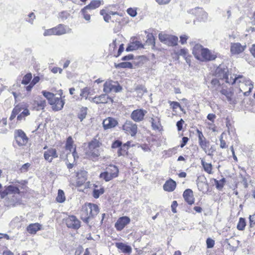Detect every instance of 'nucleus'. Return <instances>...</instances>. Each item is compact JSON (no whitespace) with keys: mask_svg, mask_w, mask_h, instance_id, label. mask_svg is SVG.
Wrapping results in <instances>:
<instances>
[{"mask_svg":"<svg viewBox=\"0 0 255 255\" xmlns=\"http://www.w3.org/2000/svg\"><path fill=\"white\" fill-rule=\"evenodd\" d=\"M215 74L217 77L224 80L226 83L230 85L236 84L239 79L243 78V76L241 75L232 74L229 71L228 67L224 64L219 65L216 68Z\"/></svg>","mask_w":255,"mask_h":255,"instance_id":"f257e3e1","label":"nucleus"},{"mask_svg":"<svg viewBox=\"0 0 255 255\" xmlns=\"http://www.w3.org/2000/svg\"><path fill=\"white\" fill-rule=\"evenodd\" d=\"M99 211V209L97 205L88 203L82 209L81 219L84 223L88 224L91 219L98 214Z\"/></svg>","mask_w":255,"mask_h":255,"instance_id":"f03ea898","label":"nucleus"},{"mask_svg":"<svg viewBox=\"0 0 255 255\" xmlns=\"http://www.w3.org/2000/svg\"><path fill=\"white\" fill-rule=\"evenodd\" d=\"M119 168L115 165L111 164L106 167L104 172H101L99 177L108 182L117 177L119 175Z\"/></svg>","mask_w":255,"mask_h":255,"instance_id":"7ed1b4c3","label":"nucleus"},{"mask_svg":"<svg viewBox=\"0 0 255 255\" xmlns=\"http://www.w3.org/2000/svg\"><path fill=\"white\" fill-rule=\"evenodd\" d=\"M123 88L117 81L109 80L104 83L103 91L106 94L111 92L119 93L122 91Z\"/></svg>","mask_w":255,"mask_h":255,"instance_id":"20e7f679","label":"nucleus"},{"mask_svg":"<svg viewBox=\"0 0 255 255\" xmlns=\"http://www.w3.org/2000/svg\"><path fill=\"white\" fill-rule=\"evenodd\" d=\"M158 38L161 42L168 46H174L177 45L178 38L176 36L160 33L158 34Z\"/></svg>","mask_w":255,"mask_h":255,"instance_id":"39448f33","label":"nucleus"},{"mask_svg":"<svg viewBox=\"0 0 255 255\" xmlns=\"http://www.w3.org/2000/svg\"><path fill=\"white\" fill-rule=\"evenodd\" d=\"M122 128L127 134L131 136H135L137 132V125L131 121L127 120L123 125Z\"/></svg>","mask_w":255,"mask_h":255,"instance_id":"423d86ee","label":"nucleus"},{"mask_svg":"<svg viewBox=\"0 0 255 255\" xmlns=\"http://www.w3.org/2000/svg\"><path fill=\"white\" fill-rule=\"evenodd\" d=\"M14 138L16 142L19 146L25 145L28 140V138L26 134L21 129H18L15 131Z\"/></svg>","mask_w":255,"mask_h":255,"instance_id":"0eeeda50","label":"nucleus"},{"mask_svg":"<svg viewBox=\"0 0 255 255\" xmlns=\"http://www.w3.org/2000/svg\"><path fill=\"white\" fill-rule=\"evenodd\" d=\"M147 111L143 109L133 110L130 114V118L135 122L139 123L144 120Z\"/></svg>","mask_w":255,"mask_h":255,"instance_id":"6e6552de","label":"nucleus"},{"mask_svg":"<svg viewBox=\"0 0 255 255\" xmlns=\"http://www.w3.org/2000/svg\"><path fill=\"white\" fill-rule=\"evenodd\" d=\"M65 223L68 228L74 230L78 229L80 226V221L76 218V216L72 215L69 216L65 219Z\"/></svg>","mask_w":255,"mask_h":255,"instance_id":"1a4fd4ad","label":"nucleus"},{"mask_svg":"<svg viewBox=\"0 0 255 255\" xmlns=\"http://www.w3.org/2000/svg\"><path fill=\"white\" fill-rule=\"evenodd\" d=\"M20 193V190L18 187L10 185L4 187V189L3 191H0V196L1 198H4L6 196L11 194H18Z\"/></svg>","mask_w":255,"mask_h":255,"instance_id":"9d476101","label":"nucleus"},{"mask_svg":"<svg viewBox=\"0 0 255 255\" xmlns=\"http://www.w3.org/2000/svg\"><path fill=\"white\" fill-rule=\"evenodd\" d=\"M130 219L128 217L123 216L119 218L115 224L117 231H122L128 224L130 223Z\"/></svg>","mask_w":255,"mask_h":255,"instance_id":"9b49d317","label":"nucleus"},{"mask_svg":"<svg viewBox=\"0 0 255 255\" xmlns=\"http://www.w3.org/2000/svg\"><path fill=\"white\" fill-rule=\"evenodd\" d=\"M196 131L198 133L199 144L203 150L207 153V148L209 147L210 142L206 139L201 130L197 129Z\"/></svg>","mask_w":255,"mask_h":255,"instance_id":"f8f14e48","label":"nucleus"},{"mask_svg":"<svg viewBox=\"0 0 255 255\" xmlns=\"http://www.w3.org/2000/svg\"><path fill=\"white\" fill-rule=\"evenodd\" d=\"M217 55L212 53L209 49L205 48L202 52L200 60L202 61H210L215 60Z\"/></svg>","mask_w":255,"mask_h":255,"instance_id":"ddd939ff","label":"nucleus"},{"mask_svg":"<svg viewBox=\"0 0 255 255\" xmlns=\"http://www.w3.org/2000/svg\"><path fill=\"white\" fill-rule=\"evenodd\" d=\"M246 45H242L240 43H232L230 51L232 54L236 55L242 53L246 49Z\"/></svg>","mask_w":255,"mask_h":255,"instance_id":"4468645a","label":"nucleus"},{"mask_svg":"<svg viewBox=\"0 0 255 255\" xmlns=\"http://www.w3.org/2000/svg\"><path fill=\"white\" fill-rule=\"evenodd\" d=\"M43 156L45 160L49 162H51L53 158L58 156L56 149L53 148H50L44 151Z\"/></svg>","mask_w":255,"mask_h":255,"instance_id":"2eb2a0df","label":"nucleus"},{"mask_svg":"<svg viewBox=\"0 0 255 255\" xmlns=\"http://www.w3.org/2000/svg\"><path fill=\"white\" fill-rule=\"evenodd\" d=\"M65 102L61 98L55 97L53 100L51 102L50 105L52 106L54 111H58L61 110L64 105Z\"/></svg>","mask_w":255,"mask_h":255,"instance_id":"dca6fc26","label":"nucleus"},{"mask_svg":"<svg viewBox=\"0 0 255 255\" xmlns=\"http://www.w3.org/2000/svg\"><path fill=\"white\" fill-rule=\"evenodd\" d=\"M77 186L80 187L84 184L87 179V172L85 170H81L77 173Z\"/></svg>","mask_w":255,"mask_h":255,"instance_id":"f3484780","label":"nucleus"},{"mask_svg":"<svg viewBox=\"0 0 255 255\" xmlns=\"http://www.w3.org/2000/svg\"><path fill=\"white\" fill-rule=\"evenodd\" d=\"M240 83H241L242 84H245V85L248 86L249 87V90L247 92H244V96H249L254 88L253 82L249 79H246L243 77V78L239 79L236 82V84H238Z\"/></svg>","mask_w":255,"mask_h":255,"instance_id":"a211bd4d","label":"nucleus"},{"mask_svg":"<svg viewBox=\"0 0 255 255\" xmlns=\"http://www.w3.org/2000/svg\"><path fill=\"white\" fill-rule=\"evenodd\" d=\"M118 121L111 117H109L104 120L103 122V127L105 129L114 128L118 125Z\"/></svg>","mask_w":255,"mask_h":255,"instance_id":"6ab92c4d","label":"nucleus"},{"mask_svg":"<svg viewBox=\"0 0 255 255\" xmlns=\"http://www.w3.org/2000/svg\"><path fill=\"white\" fill-rule=\"evenodd\" d=\"M183 197L185 201L189 205H192L194 203V198L191 189H186L183 192Z\"/></svg>","mask_w":255,"mask_h":255,"instance_id":"aec40b11","label":"nucleus"},{"mask_svg":"<svg viewBox=\"0 0 255 255\" xmlns=\"http://www.w3.org/2000/svg\"><path fill=\"white\" fill-rule=\"evenodd\" d=\"M109 99L112 102H113V100L112 98L108 96L106 93L101 95L99 96H96L93 98V102L96 104L100 103H107V100Z\"/></svg>","mask_w":255,"mask_h":255,"instance_id":"412c9836","label":"nucleus"},{"mask_svg":"<svg viewBox=\"0 0 255 255\" xmlns=\"http://www.w3.org/2000/svg\"><path fill=\"white\" fill-rule=\"evenodd\" d=\"M176 187V183L172 179L167 180L163 186V189L168 192H172Z\"/></svg>","mask_w":255,"mask_h":255,"instance_id":"4be33fe9","label":"nucleus"},{"mask_svg":"<svg viewBox=\"0 0 255 255\" xmlns=\"http://www.w3.org/2000/svg\"><path fill=\"white\" fill-rule=\"evenodd\" d=\"M149 122L151 124V127L153 130L160 131L162 128L160 123V119L158 117L151 118Z\"/></svg>","mask_w":255,"mask_h":255,"instance_id":"5701e85b","label":"nucleus"},{"mask_svg":"<svg viewBox=\"0 0 255 255\" xmlns=\"http://www.w3.org/2000/svg\"><path fill=\"white\" fill-rule=\"evenodd\" d=\"M116 247L120 250L122 253L125 254H130L132 252L131 247L123 243L119 242L116 243Z\"/></svg>","mask_w":255,"mask_h":255,"instance_id":"b1692460","label":"nucleus"},{"mask_svg":"<svg viewBox=\"0 0 255 255\" xmlns=\"http://www.w3.org/2000/svg\"><path fill=\"white\" fill-rule=\"evenodd\" d=\"M143 48V45L139 41H135L129 43L126 48V51H132Z\"/></svg>","mask_w":255,"mask_h":255,"instance_id":"393cba45","label":"nucleus"},{"mask_svg":"<svg viewBox=\"0 0 255 255\" xmlns=\"http://www.w3.org/2000/svg\"><path fill=\"white\" fill-rule=\"evenodd\" d=\"M204 48H203L201 45L199 44L195 45L193 47L192 49V53L197 59H200L202 52Z\"/></svg>","mask_w":255,"mask_h":255,"instance_id":"a878e982","label":"nucleus"},{"mask_svg":"<svg viewBox=\"0 0 255 255\" xmlns=\"http://www.w3.org/2000/svg\"><path fill=\"white\" fill-rule=\"evenodd\" d=\"M130 143V141H128L127 143L122 145L118 151V154L119 156H125L128 154Z\"/></svg>","mask_w":255,"mask_h":255,"instance_id":"bb28decb","label":"nucleus"},{"mask_svg":"<svg viewBox=\"0 0 255 255\" xmlns=\"http://www.w3.org/2000/svg\"><path fill=\"white\" fill-rule=\"evenodd\" d=\"M220 92L222 95H224L226 97L227 100L231 104H236L237 103V101L232 98L233 93L231 91H228L226 89H222Z\"/></svg>","mask_w":255,"mask_h":255,"instance_id":"cd10ccee","label":"nucleus"},{"mask_svg":"<svg viewBox=\"0 0 255 255\" xmlns=\"http://www.w3.org/2000/svg\"><path fill=\"white\" fill-rule=\"evenodd\" d=\"M66 27V26L62 24H59L57 26L53 27L55 35H61L65 34L67 32Z\"/></svg>","mask_w":255,"mask_h":255,"instance_id":"c85d7f7f","label":"nucleus"},{"mask_svg":"<svg viewBox=\"0 0 255 255\" xmlns=\"http://www.w3.org/2000/svg\"><path fill=\"white\" fill-rule=\"evenodd\" d=\"M41 227V225L39 223L31 224L27 227V231L31 234H35Z\"/></svg>","mask_w":255,"mask_h":255,"instance_id":"c756f323","label":"nucleus"},{"mask_svg":"<svg viewBox=\"0 0 255 255\" xmlns=\"http://www.w3.org/2000/svg\"><path fill=\"white\" fill-rule=\"evenodd\" d=\"M23 217L21 216L14 217L10 222L9 226L11 228H15L20 226V223L22 221Z\"/></svg>","mask_w":255,"mask_h":255,"instance_id":"7c9ffc66","label":"nucleus"},{"mask_svg":"<svg viewBox=\"0 0 255 255\" xmlns=\"http://www.w3.org/2000/svg\"><path fill=\"white\" fill-rule=\"evenodd\" d=\"M18 203V200L17 197L14 195H12L8 197L6 201V205L9 207H14L17 205Z\"/></svg>","mask_w":255,"mask_h":255,"instance_id":"2f4dec72","label":"nucleus"},{"mask_svg":"<svg viewBox=\"0 0 255 255\" xmlns=\"http://www.w3.org/2000/svg\"><path fill=\"white\" fill-rule=\"evenodd\" d=\"M88 108L87 107H82L80 109V111L77 114V117L81 122L85 119L87 115Z\"/></svg>","mask_w":255,"mask_h":255,"instance_id":"473e14b6","label":"nucleus"},{"mask_svg":"<svg viewBox=\"0 0 255 255\" xmlns=\"http://www.w3.org/2000/svg\"><path fill=\"white\" fill-rule=\"evenodd\" d=\"M102 1L99 0H92L91 2L85 7L88 9H94L99 7L101 4Z\"/></svg>","mask_w":255,"mask_h":255,"instance_id":"72a5a7b5","label":"nucleus"},{"mask_svg":"<svg viewBox=\"0 0 255 255\" xmlns=\"http://www.w3.org/2000/svg\"><path fill=\"white\" fill-rule=\"evenodd\" d=\"M192 13H194L196 15L197 14H201V19L202 20H205L207 18L208 14L207 12L203 11L202 8L199 7H196L194 9H192Z\"/></svg>","mask_w":255,"mask_h":255,"instance_id":"f704fd0d","label":"nucleus"},{"mask_svg":"<svg viewBox=\"0 0 255 255\" xmlns=\"http://www.w3.org/2000/svg\"><path fill=\"white\" fill-rule=\"evenodd\" d=\"M115 67L116 68H133L132 64L129 62H123L118 64L115 63Z\"/></svg>","mask_w":255,"mask_h":255,"instance_id":"c9c22d12","label":"nucleus"},{"mask_svg":"<svg viewBox=\"0 0 255 255\" xmlns=\"http://www.w3.org/2000/svg\"><path fill=\"white\" fill-rule=\"evenodd\" d=\"M88 155L90 159L93 161L96 160L100 155V152L98 149H91Z\"/></svg>","mask_w":255,"mask_h":255,"instance_id":"e433bc0d","label":"nucleus"},{"mask_svg":"<svg viewBox=\"0 0 255 255\" xmlns=\"http://www.w3.org/2000/svg\"><path fill=\"white\" fill-rule=\"evenodd\" d=\"M201 163L205 171L209 174H211L212 170V165L211 163H207L203 159L201 160Z\"/></svg>","mask_w":255,"mask_h":255,"instance_id":"4c0bfd02","label":"nucleus"},{"mask_svg":"<svg viewBox=\"0 0 255 255\" xmlns=\"http://www.w3.org/2000/svg\"><path fill=\"white\" fill-rule=\"evenodd\" d=\"M56 201L58 203H63L65 201V196L64 191L61 189L58 191V195L56 197Z\"/></svg>","mask_w":255,"mask_h":255,"instance_id":"58836bf2","label":"nucleus"},{"mask_svg":"<svg viewBox=\"0 0 255 255\" xmlns=\"http://www.w3.org/2000/svg\"><path fill=\"white\" fill-rule=\"evenodd\" d=\"M226 179L225 178H223L220 180L215 179L216 187L219 190H221L223 188Z\"/></svg>","mask_w":255,"mask_h":255,"instance_id":"ea45409f","label":"nucleus"},{"mask_svg":"<svg viewBox=\"0 0 255 255\" xmlns=\"http://www.w3.org/2000/svg\"><path fill=\"white\" fill-rule=\"evenodd\" d=\"M43 95L48 100L49 104H50L51 102L55 98V95L51 92L43 91L42 92Z\"/></svg>","mask_w":255,"mask_h":255,"instance_id":"a19ab883","label":"nucleus"},{"mask_svg":"<svg viewBox=\"0 0 255 255\" xmlns=\"http://www.w3.org/2000/svg\"><path fill=\"white\" fill-rule=\"evenodd\" d=\"M246 226V220L244 218H240L237 228L240 231H243Z\"/></svg>","mask_w":255,"mask_h":255,"instance_id":"79ce46f5","label":"nucleus"},{"mask_svg":"<svg viewBox=\"0 0 255 255\" xmlns=\"http://www.w3.org/2000/svg\"><path fill=\"white\" fill-rule=\"evenodd\" d=\"M73 140L71 136H69L66 140L65 149L69 150V152L72 151L73 148Z\"/></svg>","mask_w":255,"mask_h":255,"instance_id":"37998d69","label":"nucleus"},{"mask_svg":"<svg viewBox=\"0 0 255 255\" xmlns=\"http://www.w3.org/2000/svg\"><path fill=\"white\" fill-rule=\"evenodd\" d=\"M177 147H174L172 148H169L168 150H165L163 151L164 153V155H166L167 157H171L173 154H175L177 152Z\"/></svg>","mask_w":255,"mask_h":255,"instance_id":"c03bdc74","label":"nucleus"},{"mask_svg":"<svg viewBox=\"0 0 255 255\" xmlns=\"http://www.w3.org/2000/svg\"><path fill=\"white\" fill-rule=\"evenodd\" d=\"M147 40L146 43L149 45H152L153 46H155V38L154 36L151 33H148L147 35Z\"/></svg>","mask_w":255,"mask_h":255,"instance_id":"a18cd8bd","label":"nucleus"},{"mask_svg":"<svg viewBox=\"0 0 255 255\" xmlns=\"http://www.w3.org/2000/svg\"><path fill=\"white\" fill-rule=\"evenodd\" d=\"M104 192L105 190L103 187H101L99 189H94L93 191V196L95 199H98L101 195L104 193Z\"/></svg>","mask_w":255,"mask_h":255,"instance_id":"49530a36","label":"nucleus"},{"mask_svg":"<svg viewBox=\"0 0 255 255\" xmlns=\"http://www.w3.org/2000/svg\"><path fill=\"white\" fill-rule=\"evenodd\" d=\"M89 146L90 149H97V147H99L100 146V142L97 139H94L89 142Z\"/></svg>","mask_w":255,"mask_h":255,"instance_id":"de8ad7c7","label":"nucleus"},{"mask_svg":"<svg viewBox=\"0 0 255 255\" xmlns=\"http://www.w3.org/2000/svg\"><path fill=\"white\" fill-rule=\"evenodd\" d=\"M135 91L138 94H140L141 95H142L144 93L147 92L146 88L142 85H137L135 88Z\"/></svg>","mask_w":255,"mask_h":255,"instance_id":"09e8293b","label":"nucleus"},{"mask_svg":"<svg viewBox=\"0 0 255 255\" xmlns=\"http://www.w3.org/2000/svg\"><path fill=\"white\" fill-rule=\"evenodd\" d=\"M30 114L29 110L25 108L23 111L17 116V119L18 121H21L25 117L28 116Z\"/></svg>","mask_w":255,"mask_h":255,"instance_id":"8fccbe9b","label":"nucleus"},{"mask_svg":"<svg viewBox=\"0 0 255 255\" xmlns=\"http://www.w3.org/2000/svg\"><path fill=\"white\" fill-rule=\"evenodd\" d=\"M32 79V74L30 73L26 74L23 77L21 83L23 85H27Z\"/></svg>","mask_w":255,"mask_h":255,"instance_id":"3c124183","label":"nucleus"},{"mask_svg":"<svg viewBox=\"0 0 255 255\" xmlns=\"http://www.w3.org/2000/svg\"><path fill=\"white\" fill-rule=\"evenodd\" d=\"M88 10H89V9L88 8H86V7L85 6L84 8H83L81 9V12L82 14H83V17L85 18V19L87 21H90V18H91V16H90V14L89 13H88V12L87 11Z\"/></svg>","mask_w":255,"mask_h":255,"instance_id":"603ef678","label":"nucleus"},{"mask_svg":"<svg viewBox=\"0 0 255 255\" xmlns=\"http://www.w3.org/2000/svg\"><path fill=\"white\" fill-rule=\"evenodd\" d=\"M90 93V90L88 87H85L81 90L80 96L85 98L86 99H87L88 96Z\"/></svg>","mask_w":255,"mask_h":255,"instance_id":"864d4df0","label":"nucleus"},{"mask_svg":"<svg viewBox=\"0 0 255 255\" xmlns=\"http://www.w3.org/2000/svg\"><path fill=\"white\" fill-rule=\"evenodd\" d=\"M25 108L23 104H19L13 108L12 111L14 113H15L18 115L22 110H23Z\"/></svg>","mask_w":255,"mask_h":255,"instance_id":"5fc2aeb1","label":"nucleus"},{"mask_svg":"<svg viewBox=\"0 0 255 255\" xmlns=\"http://www.w3.org/2000/svg\"><path fill=\"white\" fill-rule=\"evenodd\" d=\"M70 16V13L67 11H63L59 13V17L64 20L67 19Z\"/></svg>","mask_w":255,"mask_h":255,"instance_id":"6e6d98bb","label":"nucleus"},{"mask_svg":"<svg viewBox=\"0 0 255 255\" xmlns=\"http://www.w3.org/2000/svg\"><path fill=\"white\" fill-rule=\"evenodd\" d=\"M28 18H26V21L31 24H32L33 23L34 19H35V14L31 12L28 14Z\"/></svg>","mask_w":255,"mask_h":255,"instance_id":"4d7b16f0","label":"nucleus"},{"mask_svg":"<svg viewBox=\"0 0 255 255\" xmlns=\"http://www.w3.org/2000/svg\"><path fill=\"white\" fill-rule=\"evenodd\" d=\"M46 106L45 100H40L37 102V110H42Z\"/></svg>","mask_w":255,"mask_h":255,"instance_id":"13d9d810","label":"nucleus"},{"mask_svg":"<svg viewBox=\"0 0 255 255\" xmlns=\"http://www.w3.org/2000/svg\"><path fill=\"white\" fill-rule=\"evenodd\" d=\"M211 83L213 86V88H215L216 89L218 88L221 85V83L219 80L217 78H213L212 80Z\"/></svg>","mask_w":255,"mask_h":255,"instance_id":"bf43d9fd","label":"nucleus"},{"mask_svg":"<svg viewBox=\"0 0 255 255\" xmlns=\"http://www.w3.org/2000/svg\"><path fill=\"white\" fill-rule=\"evenodd\" d=\"M122 145V142L119 140H115L112 144V148H119V149L121 147V146Z\"/></svg>","mask_w":255,"mask_h":255,"instance_id":"052dcab7","label":"nucleus"},{"mask_svg":"<svg viewBox=\"0 0 255 255\" xmlns=\"http://www.w3.org/2000/svg\"><path fill=\"white\" fill-rule=\"evenodd\" d=\"M206 245L207 248H212L214 246L215 241L211 238H208L206 240Z\"/></svg>","mask_w":255,"mask_h":255,"instance_id":"680f3d73","label":"nucleus"},{"mask_svg":"<svg viewBox=\"0 0 255 255\" xmlns=\"http://www.w3.org/2000/svg\"><path fill=\"white\" fill-rule=\"evenodd\" d=\"M170 105L171 106V108L173 111H175L176 109L178 108V107H180V104L177 102H171L169 101Z\"/></svg>","mask_w":255,"mask_h":255,"instance_id":"e2e57ef3","label":"nucleus"},{"mask_svg":"<svg viewBox=\"0 0 255 255\" xmlns=\"http://www.w3.org/2000/svg\"><path fill=\"white\" fill-rule=\"evenodd\" d=\"M30 166V164L29 163H26L22 165V166L20 168V171L21 172H26L28 171L29 167Z\"/></svg>","mask_w":255,"mask_h":255,"instance_id":"0e129e2a","label":"nucleus"},{"mask_svg":"<svg viewBox=\"0 0 255 255\" xmlns=\"http://www.w3.org/2000/svg\"><path fill=\"white\" fill-rule=\"evenodd\" d=\"M52 35H55L53 28L45 30L43 33L44 36H51Z\"/></svg>","mask_w":255,"mask_h":255,"instance_id":"69168bd1","label":"nucleus"},{"mask_svg":"<svg viewBox=\"0 0 255 255\" xmlns=\"http://www.w3.org/2000/svg\"><path fill=\"white\" fill-rule=\"evenodd\" d=\"M216 151V148L214 146H211L209 150L207 149V153H206L208 155L210 156L211 158H213V152Z\"/></svg>","mask_w":255,"mask_h":255,"instance_id":"338daca9","label":"nucleus"},{"mask_svg":"<svg viewBox=\"0 0 255 255\" xmlns=\"http://www.w3.org/2000/svg\"><path fill=\"white\" fill-rule=\"evenodd\" d=\"M197 186L199 190L202 191L203 193L208 190V185L207 184H205V185H200L198 184Z\"/></svg>","mask_w":255,"mask_h":255,"instance_id":"774afa93","label":"nucleus"}]
</instances>
